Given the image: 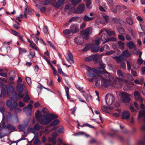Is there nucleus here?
<instances>
[{
  "label": "nucleus",
  "instance_id": "1",
  "mask_svg": "<svg viewBox=\"0 0 145 145\" xmlns=\"http://www.w3.org/2000/svg\"><path fill=\"white\" fill-rule=\"evenodd\" d=\"M102 68H103L100 67L96 69L91 68L87 66L85 67L87 70V76L92 77L95 79V85L97 87L100 88L103 86L105 87H108L111 84H112L114 87L119 88L123 84V79L117 77L114 80L113 77L110 75L105 70H103V72L107 74V76L110 81L104 78L105 75L100 70V69Z\"/></svg>",
  "mask_w": 145,
  "mask_h": 145
},
{
  "label": "nucleus",
  "instance_id": "2",
  "mask_svg": "<svg viewBox=\"0 0 145 145\" xmlns=\"http://www.w3.org/2000/svg\"><path fill=\"white\" fill-rule=\"evenodd\" d=\"M35 116L38 121L40 124L46 125L48 124L52 120L57 118V116L52 114L42 116L40 111L37 110Z\"/></svg>",
  "mask_w": 145,
  "mask_h": 145
},
{
  "label": "nucleus",
  "instance_id": "3",
  "mask_svg": "<svg viewBox=\"0 0 145 145\" xmlns=\"http://www.w3.org/2000/svg\"><path fill=\"white\" fill-rule=\"evenodd\" d=\"M119 95L121 97V101L124 103H129L130 100L131 95L125 92L120 93Z\"/></svg>",
  "mask_w": 145,
  "mask_h": 145
},
{
  "label": "nucleus",
  "instance_id": "4",
  "mask_svg": "<svg viewBox=\"0 0 145 145\" xmlns=\"http://www.w3.org/2000/svg\"><path fill=\"white\" fill-rule=\"evenodd\" d=\"M115 98L114 96L110 94H107L105 97L106 102L108 105H112L114 101Z\"/></svg>",
  "mask_w": 145,
  "mask_h": 145
},
{
  "label": "nucleus",
  "instance_id": "5",
  "mask_svg": "<svg viewBox=\"0 0 145 145\" xmlns=\"http://www.w3.org/2000/svg\"><path fill=\"white\" fill-rule=\"evenodd\" d=\"M99 58V56L97 54H94L93 55L86 57L85 60L86 62H89L93 61L94 62H98V60Z\"/></svg>",
  "mask_w": 145,
  "mask_h": 145
},
{
  "label": "nucleus",
  "instance_id": "6",
  "mask_svg": "<svg viewBox=\"0 0 145 145\" xmlns=\"http://www.w3.org/2000/svg\"><path fill=\"white\" fill-rule=\"evenodd\" d=\"M90 29L91 28L88 27L81 31V33L83 35L84 38L86 40L89 39V35L91 33Z\"/></svg>",
  "mask_w": 145,
  "mask_h": 145
},
{
  "label": "nucleus",
  "instance_id": "7",
  "mask_svg": "<svg viewBox=\"0 0 145 145\" xmlns=\"http://www.w3.org/2000/svg\"><path fill=\"white\" fill-rule=\"evenodd\" d=\"M85 7L84 4L79 5L74 10V13L76 14H81L85 11Z\"/></svg>",
  "mask_w": 145,
  "mask_h": 145
},
{
  "label": "nucleus",
  "instance_id": "8",
  "mask_svg": "<svg viewBox=\"0 0 145 145\" xmlns=\"http://www.w3.org/2000/svg\"><path fill=\"white\" fill-rule=\"evenodd\" d=\"M78 27V26L77 24H73L71 25L70 27L71 32L72 33L75 34L79 31Z\"/></svg>",
  "mask_w": 145,
  "mask_h": 145
},
{
  "label": "nucleus",
  "instance_id": "9",
  "mask_svg": "<svg viewBox=\"0 0 145 145\" xmlns=\"http://www.w3.org/2000/svg\"><path fill=\"white\" fill-rule=\"evenodd\" d=\"M143 117L144 118L145 124L142 126V130H145V111L143 110L139 112L138 117V119H139Z\"/></svg>",
  "mask_w": 145,
  "mask_h": 145
},
{
  "label": "nucleus",
  "instance_id": "10",
  "mask_svg": "<svg viewBox=\"0 0 145 145\" xmlns=\"http://www.w3.org/2000/svg\"><path fill=\"white\" fill-rule=\"evenodd\" d=\"M32 105L31 104H29L27 106L25 107L23 109L24 111H27V114L28 116H30L31 114V108Z\"/></svg>",
  "mask_w": 145,
  "mask_h": 145
},
{
  "label": "nucleus",
  "instance_id": "11",
  "mask_svg": "<svg viewBox=\"0 0 145 145\" xmlns=\"http://www.w3.org/2000/svg\"><path fill=\"white\" fill-rule=\"evenodd\" d=\"M134 95L136 100L139 101L140 102H142L143 101V99L140 96V94L138 91H135L134 93Z\"/></svg>",
  "mask_w": 145,
  "mask_h": 145
},
{
  "label": "nucleus",
  "instance_id": "12",
  "mask_svg": "<svg viewBox=\"0 0 145 145\" xmlns=\"http://www.w3.org/2000/svg\"><path fill=\"white\" fill-rule=\"evenodd\" d=\"M64 0H58L57 2L56 3L55 5H54V3L56 2V1H55V3L53 2L52 5L56 8H58L60 7L62 4L64 3Z\"/></svg>",
  "mask_w": 145,
  "mask_h": 145
},
{
  "label": "nucleus",
  "instance_id": "13",
  "mask_svg": "<svg viewBox=\"0 0 145 145\" xmlns=\"http://www.w3.org/2000/svg\"><path fill=\"white\" fill-rule=\"evenodd\" d=\"M74 40L75 43L78 45L81 44L84 42L83 38L80 37L74 38Z\"/></svg>",
  "mask_w": 145,
  "mask_h": 145
},
{
  "label": "nucleus",
  "instance_id": "14",
  "mask_svg": "<svg viewBox=\"0 0 145 145\" xmlns=\"http://www.w3.org/2000/svg\"><path fill=\"white\" fill-rule=\"evenodd\" d=\"M130 116L129 112L127 111H124L123 112L122 116V118L123 119L128 120Z\"/></svg>",
  "mask_w": 145,
  "mask_h": 145
},
{
  "label": "nucleus",
  "instance_id": "15",
  "mask_svg": "<svg viewBox=\"0 0 145 145\" xmlns=\"http://www.w3.org/2000/svg\"><path fill=\"white\" fill-rule=\"evenodd\" d=\"M116 62L118 63H120L121 62L123 61L125 59V57H123L121 55L119 56H115L113 57Z\"/></svg>",
  "mask_w": 145,
  "mask_h": 145
},
{
  "label": "nucleus",
  "instance_id": "16",
  "mask_svg": "<svg viewBox=\"0 0 145 145\" xmlns=\"http://www.w3.org/2000/svg\"><path fill=\"white\" fill-rule=\"evenodd\" d=\"M6 89L7 94L8 95H9L10 93H13L14 88L12 86H6Z\"/></svg>",
  "mask_w": 145,
  "mask_h": 145
},
{
  "label": "nucleus",
  "instance_id": "17",
  "mask_svg": "<svg viewBox=\"0 0 145 145\" xmlns=\"http://www.w3.org/2000/svg\"><path fill=\"white\" fill-rule=\"evenodd\" d=\"M73 56L70 52H68L67 54V59L68 61H71V63H74V62L73 59Z\"/></svg>",
  "mask_w": 145,
  "mask_h": 145
},
{
  "label": "nucleus",
  "instance_id": "18",
  "mask_svg": "<svg viewBox=\"0 0 145 145\" xmlns=\"http://www.w3.org/2000/svg\"><path fill=\"white\" fill-rule=\"evenodd\" d=\"M92 49L91 51L93 52H97L100 49V46L98 45H96L95 44H93L91 45Z\"/></svg>",
  "mask_w": 145,
  "mask_h": 145
},
{
  "label": "nucleus",
  "instance_id": "19",
  "mask_svg": "<svg viewBox=\"0 0 145 145\" xmlns=\"http://www.w3.org/2000/svg\"><path fill=\"white\" fill-rule=\"evenodd\" d=\"M24 85L22 84H18L16 87L18 91L20 93H22L24 90Z\"/></svg>",
  "mask_w": 145,
  "mask_h": 145
},
{
  "label": "nucleus",
  "instance_id": "20",
  "mask_svg": "<svg viewBox=\"0 0 145 145\" xmlns=\"http://www.w3.org/2000/svg\"><path fill=\"white\" fill-rule=\"evenodd\" d=\"M127 47L130 49L134 48L135 47V45L132 41H129L127 42Z\"/></svg>",
  "mask_w": 145,
  "mask_h": 145
},
{
  "label": "nucleus",
  "instance_id": "21",
  "mask_svg": "<svg viewBox=\"0 0 145 145\" xmlns=\"http://www.w3.org/2000/svg\"><path fill=\"white\" fill-rule=\"evenodd\" d=\"M121 55L124 57H129L131 56V54L129 53V52L127 50H125L123 52Z\"/></svg>",
  "mask_w": 145,
  "mask_h": 145
},
{
  "label": "nucleus",
  "instance_id": "22",
  "mask_svg": "<svg viewBox=\"0 0 145 145\" xmlns=\"http://www.w3.org/2000/svg\"><path fill=\"white\" fill-rule=\"evenodd\" d=\"M91 46V44L89 43L87 44H86L85 47L83 49L82 51L83 52H86L89 49Z\"/></svg>",
  "mask_w": 145,
  "mask_h": 145
},
{
  "label": "nucleus",
  "instance_id": "23",
  "mask_svg": "<svg viewBox=\"0 0 145 145\" xmlns=\"http://www.w3.org/2000/svg\"><path fill=\"white\" fill-rule=\"evenodd\" d=\"M4 129H8L9 130L14 131L15 129V127L11 124H9L6 126H5L4 127Z\"/></svg>",
  "mask_w": 145,
  "mask_h": 145
},
{
  "label": "nucleus",
  "instance_id": "24",
  "mask_svg": "<svg viewBox=\"0 0 145 145\" xmlns=\"http://www.w3.org/2000/svg\"><path fill=\"white\" fill-rule=\"evenodd\" d=\"M34 129L32 128H29L28 130L29 132L33 133L34 135V137H37L38 133L37 132H36L34 130Z\"/></svg>",
  "mask_w": 145,
  "mask_h": 145
},
{
  "label": "nucleus",
  "instance_id": "25",
  "mask_svg": "<svg viewBox=\"0 0 145 145\" xmlns=\"http://www.w3.org/2000/svg\"><path fill=\"white\" fill-rule=\"evenodd\" d=\"M117 75L123 78H125L126 75L125 73L122 72L120 70H118L117 71Z\"/></svg>",
  "mask_w": 145,
  "mask_h": 145
},
{
  "label": "nucleus",
  "instance_id": "26",
  "mask_svg": "<svg viewBox=\"0 0 145 145\" xmlns=\"http://www.w3.org/2000/svg\"><path fill=\"white\" fill-rule=\"evenodd\" d=\"M94 19L93 17H89L87 15L84 16L83 20L85 22H88Z\"/></svg>",
  "mask_w": 145,
  "mask_h": 145
},
{
  "label": "nucleus",
  "instance_id": "27",
  "mask_svg": "<svg viewBox=\"0 0 145 145\" xmlns=\"http://www.w3.org/2000/svg\"><path fill=\"white\" fill-rule=\"evenodd\" d=\"M105 31L109 36H115V33L114 31H109L108 30H105Z\"/></svg>",
  "mask_w": 145,
  "mask_h": 145
},
{
  "label": "nucleus",
  "instance_id": "28",
  "mask_svg": "<svg viewBox=\"0 0 145 145\" xmlns=\"http://www.w3.org/2000/svg\"><path fill=\"white\" fill-rule=\"evenodd\" d=\"M64 88L65 90L66 94L67 96V99H70L71 97H70V96L69 95V88H68L66 86H65Z\"/></svg>",
  "mask_w": 145,
  "mask_h": 145
},
{
  "label": "nucleus",
  "instance_id": "29",
  "mask_svg": "<svg viewBox=\"0 0 145 145\" xmlns=\"http://www.w3.org/2000/svg\"><path fill=\"white\" fill-rule=\"evenodd\" d=\"M117 30H118L119 33L122 35H124L125 33V31L122 27L118 28Z\"/></svg>",
  "mask_w": 145,
  "mask_h": 145
},
{
  "label": "nucleus",
  "instance_id": "30",
  "mask_svg": "<svg viewBox=\"0 0 145 145\" xmlns=\"http://www.w3.org/2000/svg\"><path fill=\"white\" fill-rule=\"evenodd\" d=\"M58 73L60 74H61L63 76H66L67 75L65 74L62 71V69L60 67V66H59V65L58 66Z\"/></svg>",
  "mask_w": 145,
  "mask_h": 145
},
{
  "label": "nucleus",
  "instance_id": "31",
  "mask_svg": "<svg viewBox=\"0 0 145 145\" xmlns=\"http://www.w3.org/2000/svg\"><path fill=\"white\" fill-rule=\"evenodd\" d=\"M126 20L127 23L130 25H132L133 23V21L131 18H127Z\"/></svg>",
  "mask_w": 145,
  "mask_h": 145
},
{
  "label": "nucleus",
  "instance_id": "32",
  "mask_svg": "<svg viewBox=\"0 0 145 145\" xmlns=\"http://www.w3.org/2000/svg\"><path fill=\"white\" fill-rule=\"evenodd\" d=\"M53 2H55V1L54 0H46L43 2V4L46 5H48L50 3Z\"/></svg>",
  "mask_w": 145,
  "mask_h": 145
},
{
  "label": "nucleus",
  "instance_id": "33",
  "mask_svg": "<svg viewBox=\"0 0 145 145\" xmlns=\"http://www.w3.org/2000/svg\"><path fill=\"white\" fill-rule=\"evenodd\" d=\"M9 31L11 33L14 35L18 36H19V33L13 29H10Z\"/></svg>",
  "mask_w": 145,
  "mask_h": 145
},
{
  "label": "nucleus",
  "instance_id": "34",
  "mask_svg": "<svg viewBox=\"0 0 145 145\" xmlns=\"http://www.w3.org/2000/svg\"><path fill=\"white\" fill-rule=\"evenodd\" d=\"M107 38V36L106 34H103L101 37V40L103 41H105V40Z\"/></svg>",
  "mask_w": 145,
  "mask_h": 145
},
{
  "label": "nucleus",
  "instance_id": "35",
  "mask_svg": "<svg viewBox=\"0 0 145 145\" xmlns=\"http://www.w3.org/2000/svg\"><path fill=\"white\" fill-rule=\"evenodd\" d=\"M50 66L51 67V69L53 71V74L54 75H57L58 74L57 73V71L56 69L52 65V64H50Z\"/></svg>",
  "mask_w": 145,
  "mask_h": 145
},
{
  "label": "nucleus",
  "instance_id": "36",
  "mask_svg": "<svg viewBox=\"0 0 145 145\" xmlns=\"http://www.w3.org/2000/svg\"><path fill=\"white\" fill-rule=\"evenodd\" d=\"M35 56V52L33 51H31L30 52L29 55V58L30 59H33Z\"/></svg>",
  "mask_w": 145,
  "mask_h": 145
},
{
  "label": "nucleus",
  "instance_id": "37",
  "mask_svg": "<svg viewBox=\"0 0 145 145\" xmlns=\"http://www.w3.org/2000/svg\"><path fill=\"white\" fill-rule=\"evenodd\" d=\"M59 123V121L57 120H55L50 123L51 126H54L57 125Z\"/></svg>",
  "mask_w": 145,
  "mask_h": 145
},
{
  "label": "nucleus",
  "instance_id": "38",
  "mask_svg": "<svg viewBox=\"0 0 145 145\" xmlns=\"http://www.w3.org/2000/svg\"><path fill=\"white\" fill-rule=\"evenodd\" d=\"M79 18V17L78 16L73 17L69 19V22H71L73 21L76 20L78 19Z\"/></svg>",
  "mask_w": 145,
  "mask_h": 145
},
{
  "label": "nucleus",
  "instance_id": "39",
  "mask_svg": "<svg viewBox=\"0 0 145 145\" xmlns=\"http://www.w3.org/2000/svg\"><path fill=\"white\" fill-rule=\"evenodd\" d=\"M0 96L1 97L3 96L4 98H5L6 97V92L5 90V89H3L1 90Z\"/></svg>",
  "mask_w": 145,
  "mask_h": 145
},
{
  "label": "nucleus",
  "instance_id": "40",
  "mask_svg": "<svg viewBox=\"0 0 145 145\" xmlns=\"http://www.w3.org/2000/svg\"><path fill=\"white\" fill-rule=\"evenodd\" d=\"M72 5L74 6L76 5L79 3L78 0H70Z\"/></svg>",
  "mask_w": 145,
  "mask_h": 145
},
{
  "label": "nucleus",
  "instance_id": "41",
  "mask_svg": "<svg viewBox=\"0 0 145 145\" xmlns=\"http://www.w3.org/2000/svg\"><path fill=\"white\" fill-rule=\"evenodd\" d=\"M18 103L16 102H14L12 103V106L13 107H11L10 108V111H12L13 109L15 107H17L18 106Z\"/></svg>",
  "mask_w": 145,
  "mask_h": 145
},
{
  "label": "nucleus",
  "instance_id": "42",
  "mask_svg": "<svg viewBox=\"0 0 145 145\" xmlns=\"http://www.w3.org/2000/svg\"><path fill=\"white\" fill-rule=\"evenodd\" d=\"M25 79L28 84L29 86H31V82L30 78L29 77H26L25 78Z\"/></svg>",
  "mask_w": 145,
  "mask_h": 145
},
{
  "label": "nucleus",
  "instance_id": "43",
  "mask_svg": "<svg viewBox=\"0 0 145 145\" xmlns=\"http://www.w3.org/2000/svg\"><path fill=\"white\" fill-rule=\"evenodd\" d=\"M63 33L65 35H69L71 33V30L68 29H66L64 30L63 31Z\"/></svg>",
  "mask_w": 145,
  "mask_h": 145
},
{
  "label": "nucleus",
  "instance_id": "44",
  "mask_svg": "<svg viewBox=\"0 0 145 145\" xmlns=\"http://www.w3.org/2000/svg\"><path fill=\"white\" fill-rule=\"evenodd\" d=\"M30 99V98L28 95H26L23 99V101L25 102H28Z\"/></svg>",
  "mask_w": 145,
  "mask_h": 145
},
{
  "label": "nucleus",
  "instance_id": "45",
  "mask_svg": "<svg viewBox=\"0 0 145 145\" xmlns=\"http://www.w3.org/2000/svg\"><path fill=\"white\" fill-rule=\"evenodd\" d=\"M18 129L20 131H24L25 130V125H20L18 126Z\"/></svg>",
  "mask_w": 145,
  "mask_h": 145
},
{
  "label": "nucleus",
  "instance_id": "46",
  "mask_svg": "<svg viewBox=\"0 0 145 145\" xmlns=\"http://www.w3.org/2000/svg\"><path fill=\"white\" fill-rule=\"evenodd\" d=\"M86 6L89 9H90L91 7H90L89 6L91 4V0H89L86 2Z\"/></svg>",
  "mask_w": 145,
  "mask_h": 145
},
{
  "label": "nucleus",
  "instance_id": "47",
  "mask_svg": "<svg viewBox=\"0 0 145 145\" xmlns=\"http://www.w3.org/2000/svg\"><path fill=\"white\" fill-rule=\"evenodd\" d=\"M116 40V39L114 37H111L110 38H108L105 41H115Z\"/></svg>",
  "mask_w": 145,
  "mask_h": 145
},
{
  "label": "nucleus",
  "instance_id": "48",
  "mask_svg": "<svg viewBox=\"0 0 145 145\" xmlns=\"http://www.w3.org/2000/svg\"><path fill=\"white\" fill-rule=\"evenodd\" d=\"M34 143L35 145H39L40 143L39 139L36 138L34 141Z\"/></svg>",
  "mask_w": 145,
  "mask_h": 145
},
{
  "label": "nucleus",
  "instance_id": "49",
  "mask_svg": "<svg viewBox=\"0 0 145 145\" xmlns=\"http://www.w3.org/2000/svg\"><path fill=\"white\" fill-rule=\"evenodd\" d=\"M83 96L84 97L86 100L88 102H89V100L88 99V95L85 92H83Z\"/></svg>",
  "mask_w": 145,
  "mask_h": 145
},
{
  "label": "nucleus",
  "instance_id": "50",
  "mask_svg": "<svg viewBox=\"0 0 145 145\" xmlns=\"http://www.w3.org/2000/svg\"><path fill=\"white\" fill-rule=\"evenodd\" d=\"M40 128V126L37 123L36 124L34 127V128L37 131L39 130Z\"/></svg>",
  "mask_w": 145,
  "mask_h": 145
},
{
  "label": "nucleus",
  "instance_id": "51",
  "mask_svg": "<svg viewBox=\"0 0 145 145\" xmlns=\"http://www.w3.org/2000/svg\"><path fill=\"white\" fill-rule=\"evenodd\" d=\"M127 76L128 79H130L132 81L134 80L133 77L130 74L127 73Z\"/></svg>",
  "mask_w": 145,
  "mask_h": 145
},
{
  "label": "nucleus",
  "instance_id": "52",
  "mask_svg": "<svg viewBox=\"0 0 145 145\" xmlns=\"http://www.w3.org/2000/svg\"><path fill=\"white\" fill-rule=\"evenodd\" d=\"M33 45L32 44H30L29 46L32 48L35 49L36 50H38V48L37 46H36L35 44L33 43Z\"/></svg>",
  "mask_w": 145,
  "mask_h": 145
},
{
  "label": "nucleus",
  "instance_id": "53",
  "mask_svg": "<svg viewBox=\"0 0 145 145\" xmlns=\"http://www.w3.org/2000/svg\"><path fill=\"white\" fill-rule=\"evenodd\" d=\"M130 32L131 33L132 36L133 37H135L136 35L135 32L134 30L131 29Z\"/></svg>",
  "mask_w": 145,
  "mask_h": 145
},
{
  "label": "nucleus",
  "instance_id": "54",
  "mask_svg": "<svg viewBox=\"0 0 145 145\" xmlns=\"http://www.w3.org/2000/svg\"><path fill=\"white\" fill-rule=\"evenodd\" d=\"M5 119V117L4 115H3V118L2 120V121L1 122V123H2V125L3 126V128L4 129V127L5 126H6L5 125V123L4 121H4Z\"/></svg>",
  "mask_w": 145,
  "mask_h": 145
},
{
  "label": "nucleus",
  "instance_id": "55",
  "mask_svg": "<svg viewBox=\"0 0 145 145\" xmlns=\"http://www.w3.org/2000/svg\"><path fill=\"white\" fill-rule=\"evenodd\" d=\"M88 126L90 128H94V127L88 123H84L81 126V127H83L85 126Z\"/></svg>",
  "mask_w": 145,
  "mask_h": 145
},
{
  "label": "nucleus",
  "instance_id": "56",
  "mask_svg": "<svg viewBox=\"0 0 145 145\" xmlns=\"http://www.w3.org/2000/svg\"><path fill=\"white\" fill-rule=\"evenodd\" d=\"M103 46L105 51H107L110 50V47L108 45L105 44Z\"/></svg>",
  "mask_w": 145,
  "mask_h": 145
},
{
  "label": "nucleus",
  "instance_id": "57",
  "mask_svg": "<svg viewBox=\"0 0 145 145\" xmlns=\"http://www.w3.org/2000/svg\"><path fill=\"white\" fill-rule=\"evenodd\" d=\"M13 109L14 110L16 113L20 112L21 111V109L19 108L15 107Z\"/></svg>",
  "mask_w": 145,
  "mask_h": 145
},
{
  "label": "nucleus",
  "instance_id": "58",
  "mask_svg": "<svg viewBox=\"0 0 145 145\" xmlns=\"http://www.w3.org/2000/svg\"><path fill=\"white\" fill-rule=\"evenodd\" d=\"M120 19L117 18H114L112 19L113 21L115 23L118 24Z\"/></svg>",
  "mask_w": 145,
  "mask_h": 145
},
{
  "label": "nucleus",
  "instance_id": "59",
  "mask_svg": "<svg viewBox=\"0 0 145 145\" xmlns=\"http://www.w3.org/2000/svg\"><path fill=\"white\" fill-rule=\"evenodd\" d=\"M42 112L44 114H47L48 112V110L46 108L44 107L42 110Z\"/></svg>",
  "mask_w": 145,
  "mask_h": 145
},
{
  "label": "nucleus",
  "instance_id": "60",
  "mask_svg": "<svg viewBox=\"0 0 145 145\" xmlns=\"http://www.w3.org/2000/svg\"><path fill=\"white\" fill-rule=\"evenodd\" d=\"M39 8L40 9V11L42 13H43L45 12L46 9V8L45 7H43L40 8L39 7Z\"/></svg>",
  "mask_w": 145,
  "mask_h": 145
},
{
  "label": "nucleus",
  "instance_id": "61",
  "mask_svg": "<svg viewBox=\"0 0 145 145\" xmlns=\"http://www.w3.org/2000/svg\"><path fill=\"white\" fill-rule=\"evenodd\" d=\"M48 42L50 45V46L52 47L53 49L54 50H55L56 48L55 46L54 45L52 44V42H51L50 41H48Z\"/></svg>",
  "mask_w": 145,
  "mask_h": 145
},
{
  "label": "nucleus",
  "instance_id": "62",
  "mask_svg": "<svg viewBox=\"0 0 145 145\" xmlns=\"http://www.w3.org/2000/svg\"><path fill=\"white\" fill-rule=\"evenodd\" d=\"M7 105L9 107H10L12 105V102L10 100H8L6 102Z\"/></svg>",
  "mask_w": 145,
  "mask_h": 145
},
{
  "label": "nucleus",
  "instance_id": "63",
  "mask_svg": "<svg viewBox=\"0 0 145 145\" xmlns=\"http://www.w3.org/2000/svg\"><path fill=\"white\" fill-rule=\"evenodd\" d=\"M114 52V51L112 50H111L109 52H107L105 53V55H109L113 54Z\"/></svg>",
  "mask_w": 145,
  "mask_h": 145
},
{
  "label": "nucleus",
  "instance_id": "64",
  "mask_svg": "<svg viewBox=\"0 0 145 145\" xmlns=\"http://www.w3.org/2000/svg\"><path fill=\"white\" fill-rule=\"evenodd\" d=\"M118 39L122 41H124L125 40L124 37L122 35H120L118 36Z\"/></svg>",
  "mask_w": 145,
  "mask_h": 145
}]
</instances>
